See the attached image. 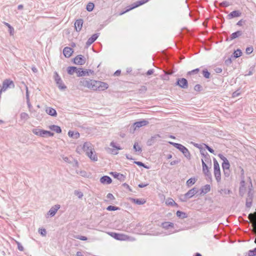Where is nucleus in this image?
<instances>
[{
    "mask_svg": "<svg viewBox=\"0 0 256 256\" xmlns=\"http://www.w3.org/2000/svg\"><path fill=\"white\" fill-rule=\"evenodd\" d=\"M79 85L94 91H103L108 88V85L106 82L85 78L80 80Z\"/></svg>",
    "mask_w": 256,
    "mask_h": 256,
    "instance_id": "obj_1",
    "label": "nucleus"
},
{
    "mask_svg": "<svg viewBox=\"0 0 256 256\" xmlns=\"http://www.w3.org/2000/svg\"><path fill=\"white\" fill-rule=\"evenodd\" d=\"M82 148L86 152L87 156L93 162L98 160L97 155L91 143L86 142L83 144Z\"/></svg>",
    "mask_w": 256,
    "mask_h": 256,
    "instance_id": "obj_2",
    "label": "nucleus"
},
{
    "mask_svg": "<svg viewBox=\"0 0 256 256\" xmlns=\"http://www.w3.org/2000/svg\"><path fill=\"white\" fill-rule=\"evenodd\" d=\"M170 144L180 151L187 159L190 160L191 154L186 147L182 144L174 142H170Z\"/></svg>",
    "mask_w": 256,
    "mask_h": 256,
    "instance_id": "obj_3",
    "label": "nucleus"
},
{
    "mask_svg": "<svg viewBox=\"0 0 256 256\" xmlns=\"http://www.w3.org/2000/svg\"><path fill=\"white\" fill-rule=\"evenodd\" d=\"M250 184L248 185V190L247 194V198H246V206L248 208H250L252 206V202L254 198V193L252 190V180L250 178Z\"/></svg>",
    "mask_w": 256,
    "mask_h": 256,
    "instance_id": "obj_4",
    "label": "nucleus"
},
{
    "mask_svg": "<svg viewBox=\"0 0 256 256\" xmlns=\"http://www.w3.org/2000/svg\"><path fill=\"white\" fill-rule=\"evenodd\" d=\"M214 175L217 182H220L221 174L220 166L216 158L214 159Z\"/></svg>",
    "mask_w": 256,
    "mask_h": 256,
    "instance_id": "obj_5",
    "label": "nucleus"
},
{
    "mask_svg": "<svg viewBox=\"0 0 256 256\" xmlns=\"http://www.w3.org/2000/svg\"><path fill=\"white\" fill-rule=\"evenodd\" d=\"M54 78L60 90H64L65 89H66V86L63 83V82L60 76L58 75V73L56 72H54Z\"/></svg>",
    "mask_w": 256,
    "mask_h": 256,
    "instance_id": "obj_6",
    "label": "nucleus"
},
{
    "mask_svg": "<svg viewBox=\"0 0 256 256\" xmlns=\"http://www.w3.org/2000/svg\"><path fill=\"white\" fill-rule=\"evenodd\" d=\"M148 1V0H140L137 1V2L132 4L130 6H129L130 8L128 9H127L126 10L120 12V15L123 14L125 12H126L131 10H132L136 8H137L138 6L144 4H146V2H147Z\"/></svg>",
    "mask_w": 256,
    "mask_h": 256,
    "instance_id": "obj_7",
    "label": "nucleus"
},
{
    "mask_svg": "<svg viewBox=\"0 0 256 256\" xmlns=\"http://www.w3.org/2000/svg\"><path fill=\"white\" fill-rule=\"evenodd\" d=\"M14 87V84L12 80L10 79H6L2 82V86L0 90L1 92H4L8 88Z\"/></svg>",
    "mask_w": 256,
    "mask_h": 256,
    "instance_id": "obj_8",
    "label": "nucleus"
},
{
    "mask_svg": "<svg viewBox=\"0 0 256 256\" xmlns=\"http://www.w3.org/2000/svg\"><path fill=\"white\" fill-rule=\"evenodd\" d=\"M175 85L183 89L187 88L188 86V80L185 78H178Z\"/></svg>",
    "mask_w": 256,
    "mask_h": 256,
    "instance_id": "obj_9",
    "label": "nucleus"
},
{
    "mask_svg": "<svg viewBox=\"0 0 256 256\" xmlns=\"http://www.w3.org/2000/svg\"><path fill=\"white\" fill-rule=\"evenodd\" d=\"M198 190L196 188H194L189 190L184 196V199H181L183 202H186L188 199L191 198L198 192Z\"/></svg>",
    "mask_w": 256,
    "mask_h": 256,
    "instance_id": "obj_10",
    "label": "nucleus"
},
{
    "mask_svg": "<svg viewBox=\"0 0 256 256\" xmlns=\"http://www.w3.org/2000/svg\"><path fill=\"white\" fill-rule=\"evenodd\" d=\"M108 234L110 236L117 240H124L127 238V236L124 234H118L114 232H110Z\"/></svg>",
    "mask_w": 256,
    "mask_h": 256,
    "instance_id": "obj_11",
    "label": "nucleus"
},
{
    "mask_svg": "<svg viewBox=\"0 0 256 256\" xmlns=\"http://www.w3.org/2000/svg\"><path fill=\"white\" fill-rule=\"evenodd\" d=\"M74 62L77 65H83L86 62V58L80 54L74 58Z\"/></svg>",
    "mask_w": 256,
    "mask_h": 256,
    "instance_id": "obj_12",
    "label": "nucleus"
},
{
    "mask_svg": "<svg viewBox=\"0 0 256 256\" xmlns=\"http://www.w3.org/2000/svg\"><path fill=\"white\" fill-rule=\"evenodd\" d=\"M89 74H94V71L91 70H84L82 68H78V72H77V74L78 76H85L86 74L88 75Z\"/></svg>",
    "mask_w": 256,
    "mask_h": 256,
    "instance_id": "obj_13",
    "label": "nucleus"
},
{
    "mask_svg": "<svg viewBox=\"0 0 256 256\" xmlns=\"http://www.w3.org/2000/svg\"><path fill=\"white\" fill-rule=\"evenodd\" d=\"M202 171L206 176L208 178L211 177V174L208 170V168L206 162H204V160H202Z\"/></svg>",
    "mask_w": 256,
    "mask_h": 256,
    "instance_id": "obj_14",
    "label": "nucleus"
},
{
    "mask_svg": "<svg viewBox=\"0 0 256 256\" xmlns=\"http://www.w3.org/2000/svg\"><path fill=\"white\" fill-rule=\"evenodd\" d=\"M84 20L82 18L77 20L74 23V28L76 32H80L82 30Z\"/></svg>",
    "mask_w": 256,
    "mask_h": 256,
    "instance_id": "obj_15",
    "label": "nucleus"
},
{
    "mask_svg": "<svg viewBox=\"0 0 256 256\" xmlns=\"http://www.w3.org/2000/svg\"><path fill=\"white\" fill-rule=\"evenodd\" d=\"M161 136L160 134H155L154 136H152L150 138H149L146 142V144L148 146H151L154 144L158 138H160Z\"/></svg>",
    "mask_w": 256,
    "mask_h": 256,
    "instance_id": "obj_16",
    "label": "nucleus"
},
{
    "mask_svg": "<svg viewBox=\"0 0 256 256\" xmlns=\"http://www.w3.org/2000/svg\"><path fill=\"white\" fill-rule=\"evenodd\" d=\"M60 208V205L56 204L54 206H52L49 211L48 212V214L50 216H54L58 210Z\"/></svg>",
    "mask_w": 256,
    "mask_h": 256,
    "instance_id": "obj_17",
    "label": "nucleus"
},
{
    "mask_svg": "<svg viewBox=\"0 0 256 256\" xmlns=\"http://www.w3.org/2000/svg\"><path fill=\"white\" fill-rule=\"evenodd\" d=\"M99 34L96 33L92 34L86 42V46L87 47L91 45L98 37Z\"/></svg>",
    "mask_w": 256,
    "mask_h": 256,
    "instance_id": "obj_18",
    "label": "nucleus"
},
{
    "mask_svg": "<svg viewBox=\"0 0 256 256\" xmlns=\"http://www.w3.org/2000/svg\"><path fill=\"white\" fill-rule=\"evenodd\" d=\"M110 174L114 178H116L121 182L124 181L126 179V176L124 175L117 172H111Z\"/></svg>",
    "mask_w": 256,
    "mask_h": 256,
    "instance_id": "obj_19",
    "label": "nucleus"
},
{
    "mask_svg": "<svg viewBox=\"0 0 256 256\" xmlns=\"http://www.w3.org/2000/svg\"><path fill=\"white\" fill-rule=\"evenodd\" d=\"M148 124V121L146 120L136 122H134V130H136L137 128H140L142 126H145L147 125Z\"/></svg>",
    "mask_w": 256,
    "mask_h": 256,
    "instance_id": "obj_20",
    "label": "nucleus"
},
{
    "mask_svg": "<svg viewBox=\"0 0 256 256\" xmlns=\"http://www.w3.org/2000/svg\"><path fill=\"white\" fill-rule=\"evenodd\" d=\"M22 84L24 85V86L26 88V103H27L28 106L29 108H30L32 107V106L30 102L28 87L24 82H22Z\"/></svg>",
    "mask_w": 256,
    "mask_h": 256,
    "instance_id": "obj_21",
    "label": "nucleus"
},
{
    "mask_svg": "<svg viewBox=\"0 0 256 256\" xmlns=\"http://www.w3.org/2000/svg\"><path fill=\"white\" fill-rule=\"evenodd\" d=\"M73 52L72 49L70 47H66L63 50V54L66 58H70Z\"/></svg>",
    "mask_w": 256,
    "mask_h": 256,
    "instance_id": "obj_22",
    "label": "nucleus"
},
{
    "mask_svg": "<svg viewBox=\"0 0 256 256\" xmlns=\"http://www.w3.org/2000/svg\"><path fill=\"white\" fill-rule=\"evenodd\" d=\"M100 182L103 184H110L112 182V180L110 176H104L100 178Z\"/></svg>",
    "mask_w": 256,
    "mask_h": 256,
    "instance_id": "obj_23",
    "label": "nucleus"
},
{
    "mask_svg": "<svg viewBox=\"0 0 256 256\" xmlns=\"http://www.w3.org/2000/svg\"><path fill=\"white\" fill-rule=\"evenodd\" d=\"M242 34V32L241 30H238L234 33H232L230 36V38L226 39V40H233L240 36H241Z\"/></svg>",
    "mask_w": 256,
    "mask_h": 256,
    "instance_id": "obj_24",
    "label": "nucleus"
},
{
    "mask_svg": "<svg viewBox=\"0 0 256 256\" xmlns=\"http://www.w3.org/2000/svg\"><path fill=\"white\" fill-rule=\"evenodd\" d=\"M46 112L50 116L56 117L57 116V112L55 109L51 108L48 107L46 109Z\"/></svg>",
    "mask_w": 256,
    "mask_h": 256,
    "instance_id": "obj_25",
    "label": "nucleus"
},
{
    "mask_svg": "<svg viewBox=\"0 0 256 256\" xmlns=\"http://www.w3.org/2000/svg\"><path fill=\"white\" fill-rule=\"evenodd\" d=\"M161 226L164 230H168L170 228H174V224L171 222H165L162 223Z\"/></svg>",
    "mask_w": 256,
    "mask_h": 256,
    "instance_id": "obj_26",
    "label": "nucleus"
},
{
    "mask_svg": "<svg viewBox=\"0 0 256 256\" xmlns=\"http://www.w3.org/2000/svg\"><path fill=\"white\" fill-rule=\"evenodd\" d=\"M242 14V13L239 10H234L230 14L228 15V19H232L234 18H236L240 16Z\"/></svg>",
    "mask_w": 256,
    "mask_h": 256,
    "instance_id": "obj_27",
    "label": "nucleus"
},
{
    "mask_svg": "<svg viewBox=\"0 0 256 256\" xmlns=\"http://www.w3.org/2000/svg\"><path fill=\"white\" fill-rule=\"evenodd\" d=\"M130 200L134 202V204L138 205L143 204L146 203V201L144 199H138V198H130Z\"/></svg>",
    "mask_w": 256,
    "mask_h": 256,
    "instance_id": "obj_28",
    "label": "nucleus"
},
{
    "mask_svg": "<svg viewBox=\"0 0 256 256\" xmlns=\"http://www.w3.org/2000/svg\"><path fill=\"white\" fill-rule=\"evenodd\" d=\"M49 128L55 132H56L58 134H60L62 132V130L60 126H56V125H50L49 126Z\"/></svg>",
    "mask_w": 256,
    "mask_h": 256,
    "instance_id": "obj_29",
    "label": "nucleus"
},
{
    "mask_svg": "<svg viewBox=\"0 0 256 256\" xmlns=\"http://www.w3.org/2000/svg\"><path fill=\"white\" fill-rule=\"evenodd\" d=\"M176 216L180 218L184 219L188 217V214L186 212L178 210L176 212Z\"/></svg>",
    "mask_w": 256,
    "mask_h": 256,
    "instance_id": "obj_30",
    "label": "nucleus"
},
{
    "mask_svg": "<svg viewBox=\"0 0 256 256\" xmlns=\"http://www.w3.org/2000/svg\"><path fill=\"white\" fill-rule=\"evenodd\" d=\"M230 164L228 159H226V160H224V162L222 164V168L223 170H230Z\"/></svg>",
    "mask_w": 256,
    "mask_h": 256,
    "instance_id": "obj_31",
    "label": "nucleus"
},
{
    "mask_svg": "<svg viewBox=\"0 0 256 256\" xmlns=\"http://www.w3.org/2000/svg\"><path fill=\"white\" fill-rule=\"evenodd\" d=\"M134 150L135 152H138V154H140L142 152V148L138 145V142H135L134 146H133Z\"/></svg>",
    "mask_w": 256,
    "mask_h": 256,
    "instance_id": "obj_32",
    "label": "nucleus"
},
{
    "mask_svg": "<svg viewBox=\"0 0 256 256\" xmlns=\"http://www.w3.org/2000/svg\"><path fill=\"white\" fill-rule=\"evenodd\" d=\"M166 204L168 206H176L178 207V204L172 198H168L166 201Z\"/></svg>",
    "mask_w": 256,
    "mask_h": 256,
    "instance_id": "obj_33",
    "label": "nucleus"
},
{
    "mask_svg": "<svg viewBox=\"0 0 256 256\" xmlns=\"http://www.w3.org/2000/svg\"><path fill=\"white\" fill-rule=\"evenodd\" d=\"M68 135L70 138H78L80 137V134L78 132H74L73 131L70 130L68 132Z\"/></svg>",
    "mask_w": 256,
    "mask_h": 256,
    "instance_id": "obj_34",
    "label": "nucleus"
},
{
    "mask_svg": "<svg viewBox=\"0 0 256 256\" xmlns=\"http://www.w3.org/2000/svg\"><path fill=\"white\" fill-rule=\"evenodd\" d=\"M42 137H45L46 136H52L54 135V134L53 132L44 130H42Z\"/></svg>",
    "mask_w": 256,
    "mask_h": 256,
    "instance_id": "obj_35",
    "label": "nucleus"
},
{
    "mask_svg": "<svg viewBox=\"0 0 256 256\" xmlns=\"http://www.w3.org/2000/svg\"><path fill=\"white\" fill-rule=\"evenodd\" d=\"M78 68H77L75 66H68V73L69 74H72L74 72H76L77 73Z\"/></svg>",
    "mask_w": 256,
    "mask_h": 256,
    "instance_id": "obj_36",
    "label": "nucleus"
},
{
    "mask_svg": "<svg viewBox=\"0 0 256 256\" xmlns=\"http://www.w3.org/2000/svg\"><path fill=\"white\" fill-rule=\"evenodd\" d=\"M200 70V68H196L194 70L188 72L186 74V76L188 77L190 76L192 74H198Z\"/></svg>",
    "mask_w": 256,
    "mask_h": 256,
    "instance_id": "obj_37",
    "label": "nucleus"
},
{
    "mask_svg": "<svg viewBox=\"0 0 256 256\" xmlns=\"http://www.w3.org/2000/svg\"><path fill=\"white\" fill-rule=\"evenodd\" d=\"M30 118L29 115L26 112H22L20 114V118L21 120L25 122Z\"/></svg>",
    "mask_w": 256,
    "mask_h": 256,
    "instance_id": "obj_38",
    "label": "nucleus"
},
{
    "mask_svg": "<svg viewBox=\"0 0 256 256\" xmlns=\"http://www.w3.org/2000/svg\"><path fill=\"white\" fill-rule=\"evenodd\" d=\"M196 181V178H189L187 181H186V185L188 187H190V186H192V185H193Z\"/></svg>",
    "mask_w": 256,
    "mask_h": 256,
    "instance_id": "obj_39",
    "label": "nucleus"
},
{
    "mask_svg": "<svg viewBox=\"0 0 256 256\" xmlns=\"http://www.w3.org/2000/svg\"><path fill=\"white\" fill-rule=\"evenodd\" d=\"M242 54V52L240 49H238L237 50H235L232 56L234 58H238L240 57Z\"/></svg>",
    "mask_w": 256,
    "mask_h": 256,
    "instance_id": "obj_40",
    "label": "nucleus"
},
{
    "mask_svg": "<svg viewBox=\"0 0 256 256\" xmlns=\"http://www.w3.org/2000/svg\"><path fill=\"white\" fill-rule=\"evenodd\" d=\"M202 73L204 77L206 78H210V73L206 68H204L202 71Z\"/></svg>",
    "mask_w": 256,
    "mask_h": 256,
    "instance_id": "obj_41",
    "label": "nucleus"
},
{
    "mask_svg": "<svg viewBox=\"0 0 256 256\" xmlns=\"http://www.w3.org/2000/svg\"><path fill=\"white\" fill-rule=\"evenodd\" d=\"M242 180L240 181V188H246V182H245V180H244V170H242Z\"/></svg>",
    "mask_w": 256,
    "mask_h": 256,
    "instance_id": "obj_42",
    "label": "nucleus"
},
{
    "mask_svg": "<svg viewBox=\"0 0 256 256\" xmlns=\"http://www.w3.org/2000/svg\"><path fill=\"white\" fill-rule=\"evenodd\" d=\"M42 130L39 129V128H34L32 130V132L34 134L42 136Z\"/></svg>",
    "mask_w": 256,
    "mask_h": 256,
    "instance_id": "obj_43",
    "label": "nucleus"
},
{
    "mask_svg": "<svg viewBox=\"0 0 256 256\" xmlns=\"http://www.w3.org/2000/svg\"><path fill=\"white\" fill-rule=\"evenodd\" d=\"M205 157L203 158L202 160H204V162L207 163H211V160L210 158V156L208 154L207 152H206Z\"/></svg>",
    "mask_w": 256,
    "mask_h": 256,
    "instance_id": "obj_44",
    "label": "nucleus"
},
{
    "mask_svg": "<svg viewBox=\"0 0 256 256\" xmlns=\"http://www.w3.org/2000/svg\"><path fill=\"white\" fill-rule=\"evenodd\" d=\"M248 256H256V248L254 249L250 250L247 253Z\"/></svg>",
    "mask_w": 256,
    "mask_h": 256,
    "instance_id": "obj_45",
    "label": "nucleus"
},
{
    "mask_svg": "<svg viewBox=\"0 0 256 256\" xmlns=\"http://www.w3.org/2000/svg\"><path fill=\"white\" fill-rule=\"evenodd\" d=\"M94 8V4L92 2H89L86 6V9L88 12H91Z\"/></svg>",
    "mask_w": 256,
    "mask_h": 256,
    "instance_id": "obj_46",
    "label": "nucleus"
},
{
    "mask_svg": "<svg viewBox=\"0 0 256 256\" xmlns=\"http://www.w3.org/2000/svg\"><path fill=\"white\" fill-rule=\"evenodd\" d=\"M210 186L209 184H206L204 186L202 190V192H204V194H206L210 191Z\"/></svg>",
    "mask_w": 256,
    "mask_h": 256,
    "instance_id": "obj_47",
    "label": "nucleus"
},
{
    "mask_svg": "<svg viewBox=\"0 0 256 256\" xmlns=\"http://www.w3.org/2000/svg\"><path fill=\"white\" fill-rule=\"evenodd\" d=\"M164 74L160 76V78L165 80H169L168 74H170L167 73L166 71H164Z\"/></svg>",
    "mask_w": 256,
    "mask_h": 256,
    "instance_id": "obj_48",
    "label": "nucleus"
},
{
    "mask_svg": "<svg viewBox=\"0 0 256 256\" xmlns=\"http://www.w3.org/2000/svg\"><path fill=\"white\" fill-rule=\"evenodd\" d=\"M110 146L117 150H120L122 149V148L120 146L116 145V143L114 142H110Z\"/></svg>",
    "mask_w": 256,
    "mask_h": 256,
    "instance_id": "obj_49",
    "label": "nucleus"
},
{
    "mask_svg": "<svg viewBox=\"0 0 256 256\" xmlns=\"http://www.w3.org/2000/svg\"><path fill=\"white\" fill-rule=\"evenodd\" d=\"M106 210L108 211H114L120 210V208L113 206H109L107 207Z\"/></svg>",
    "mask_w": 256,
    "mask_h": 256,
    "instance_id": "obj_50",
    "label": "nucleus"
},
{
    "mask_svg": "<svg viewBox=\"0 0 256 256\" xmlns=\"http://www.w3.org/2000/svg\"><path fill=\"white\" fill-rule=\"evenodd\" d=\"M147 90V88L144 86H140V88L138 90V92L139 94H142L146 92Z\"/></svg>",
    "mask_w": 256,
    "mask_h": 256,
    "instance_id": "obj_51",
    "label": "nucleus"
},
{
    "mask_svg": "<svg viewBox=\"0 0 256 256\" xmlns=\"http://www.w3.org/2000/svg\"><path fill=\"white\" fill-rule=\"evenodd\" d=\"M256 212H254V214H248V218L250 220H254L256 221Z\"/></svg>",
    "mask_w": 256,
    "mask_h": 256,
    "instance_id": "obj_52",
    "label": "nucleus"
},
{
    "mask_svg": "<svg viewBox=\"0 0 256 256\" xmlns=\"http://www.w3.org/2000/svg\"><path fill=\"white\" fill-rule=\"evenodd\" d=\"M219 192L222 194H230V193H231V191L230 190H227V189H222L220 190Z\"/></svg>",
    "mask_w": 256,
    "mask_h": 256,
    "instance_id": "obj_53",
    "label": "nucleus"
},
{
    "mask_svg": "<svg viewBox=\"0 0 256 256\" xmlns=\"http://www.w3.org/2000/svg\"><path fill=\"white\" fill-rule=\"evenodd\" d=\"M230 6V4L228 2L224 1L220 4V6L221 7L226 8Z\"/></svg>",
    "mask_w": 256,
    "mask_h": 256,
    "instance_id": "obj_54",
    "label": "nucleus"
},
{
    "mask_svg": "<svg viewBox=\"0 0 256 256\" xmlns=\"http://www.w3.org/2000/svg\"><path fill=\"white\" fill-rule=\"evenodd\" d=\"M74 238L76 239L80 240H88L87 237H86L85 236H83L78 235V236H75Z\"/></svg>",
    "mask_w": 256,
    "mask_h": 256,
    "instance_id": "obj_55",
    "label": "nucleus"
},
{
    "mask_svg": "<svg viewBox=\"0 0 256 256\" xmlns=\"http://www.w3.org/2000/svg\"><path fill=\"white\" fill-rule=\"evenodd\" d=\"M194 90L196 92H200L202 90V86L200 84H197L194 86Z\"/></svg>",
    "mask_w": 256,
    "mask_h": 256,
    "instance_id": "obj_56",
    "label": "nucleus"
},
{
    "mask_svg": "<svg viewBox=\"0 0 256 256\" xmlns=\"http://www.w3.org/2000/svg\"><path fill=\"white\" fill-rule=\"evenodd\" d=\"M253 50H254V48H253L252 46L248 47L246 48V54H249L252 52Z\"/></svg>",
    "mask_w": 256,
    "mask_h": 256,
    "instance_id": "obj_57",
    "label": "nucleus"
},
{
    "mask_svg": "<svg viewBox=\"0 0 256 256\" xmlns=\"http://www.w3.org/2000/svg\"><path fill=\"white\" fill-rule=\"evenodd\" d=\"M134 163L140 166H142V167L146 168H148V167H147L144 163H142L141 162L136 161V162H134Z\"/></svg>",
    "mask_w": 256,
    "mask_h": 256,
    "instance_id": "obj_58",
    "label": "nucleus"
},
{
    "mask_svg": "<svg viewBox=\"0 0 256 256\" xmlns=\"http://www.w3.org/2000/svg\"><path fill=\"white\" fill-rule=\"evenodd\" d=\"M38 232L42 236H46V229H44V228H39Z\"/></svg>",
    "mask_w": 256,
    "mask_h": 256,
    "instance_id": "obj_59",
    "label": "nucleus"
},
{
    "mask_svg": "<svg viewBox=\"0 0 256 256\" xmlns=\"http://www.w3.org/2000/svg\"><path fill=\"white\" fill-rule=\"evenodd\" d=\"M204 144L205 148L206 149H207L209 152H210L212 154L214 153V151L212 148H211L208 145H207L206 144Z\"/></svg>",
    "mask_w": 256,
    "mask_h": 256,
    "instance_id": "obj_60",
    "label": "nucleus"
},
{
    "mask_svg": "<svg viewBox=\"0 0 256 256\" xmlns=\"http://www.w3.org/2000/svg\"><path fill=\"white\" fill-rule=\"evenodd\" d=\"M122 186L130 192H132V189L130 188V187L129 186V185L126 183H124Z\"/></svg>",
    "mask_w": 256,
    "mask_h": 256,
    "instance_id": "obj_61",
    "label": "nucleus"
},
{
    "mask_svg": "<svg viewBox=\"0 0 256 256\" xmlns=\"http://www.w3.org/2000/svg\"><path fill=\"white\" fill-rule=\"evenodd\" d=\"M245 189L246 188H240V190H239V193H240V194L241 196H243L244 193H245Z\"/></svg>",
    "mask_w": 256,
    "mask_h": 256,
    "instance_id": "obj_62",
    "label": "nucleus"
},
{
    "mask_svg": "<svg viewBox=\"0 0 256 256\" xmlns=\"http://www.w3.org/2000/svg\"><path fill=\"white\" fill-rule=\"evenodd\" d=\"M16 244L18 245V248L20 251H23L24 250V247L22 246L20 244V242H16Z\"/></svg>",
    "mask_w": 256,
    "mask_h": 256,
    "instance_id": "obj_63",
    "label": "nucleus"
},
{
    "mask_svg": "<svg viewBox=\"0 0 256 256\" xmlns=\"http://www.w3.org/2000/svg\"><path fill=\"white\" fill-rule=\"evenodd\" d=\"M106 197L108 198L110 200H114L115 199V198L114 196V195L111 194V193H108L107 196H106Z\"/></svg>",
    "mask_w": 256,
    "mask_h": 256,
    "instance_id": "obj_64",
    "label": "nucleus"
}]
</instances>
